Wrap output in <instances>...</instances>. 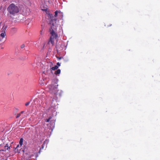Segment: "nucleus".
Masks as SVG:
<instances>
[{"label": "nucleus", "instance_id": "6", "mask_svg": "<svg viewBox=\"0 0 160 160\" xmlns=\"http://www.w3.org/2000/svg\"><path fill=\"white\" fill-rule=\"evenodd\" d=\"M23 139L22 138H21L20 139L19 142V144L17 145L16 148H18L19 147V146L20 145V147H21L22 146V145L23 144Z\"/></svg>", "mask_w": 160, "mask_h": 160}, {"label": "nucleus", "instance_id": "22", "mask_svg": "<svg viewBox=\"0 0 160 160\" xmlns=\"http://www.w3.org/2000/svg\"><path fill=\"white\" fill-rule=\"evenodd\" d=\"M40 34L41 35H42L43 33V30H41V31L40 32Z\"/></svg>", "mask_w": 160, "mask_h": 160}, {"label": "nucleus", "instance_id": "17", "mask_svg": "<svg viewBox=\"0 0 160 160\" xmlns=\"http://www.w3.org/2000/svg\"><path fill=\"white\" fill-rule=\"evenodd\" d=\"M25 47V45L24 44H23L21 46V48L22 49V48H24Z\"/></svg>", "mask_w": 160, "mask_h": 160}, {"label": "nucleus", "instance_id": "5", "mask_svg": "<svg viewBox=\"0 0 160 160\" xmlns=\"http://www.w3.org/2000/svg\"><path fill=\"white\" fill-rule=\"evenodd\" d=\"M3 150H0V160H4L5 153H3Z\"/></svg>", "mask_w": 160, "mask_h": 160}, {"label": "nucleus", "instance_id": "20", "mask_svg": "<svg viewBox=\"0 0 160 160\" xmlns=\"http://www.w3.org/2000/svg\"><path fill=\"white\" fill-rule=\"evenodd\" d=\"M57 65L58 66V67L60 66V64L59 63V62H58L57 63Z\"/></svg>", "mask_w": 160, "mask_h": 160}, {"label": "nucleus", "instance_id": "9", "mask_svg": "<svg viewBox=\"0 0 160 160\" xmlns=\"http://www.w3.org/2000/svg\"><path fill=\"white\" fill-rule=\"evenodd\" d=\"M6 36L5 32H2L0 35V37H2L4 39Z\"/></svg>", "mask_w": 160, "mask_h": 160}, {"label": "nucleus", "instance_id": "8", "mask_svg": "<svg viewBox=\"0 0 160 160\" xmlns=\"http://www.w3.org/2000/svg\"><path fill=\"white\" fill-rule=\"evenodd\" d=\"M5 41V40H4L3 38L0 37V45H1L2 43H3Z\"/></svg>", "mask_w": 160, "mask_h": 160}, {"label": "nucleus", "instance_id": "23", "mask_svg": "<svg viewBox=\"0 0 160 160\" xmlns=\"http://www.w3.org/2000/svg\"><path fill=\"white\" fill-rule=\"evenodd\" d=\"M23 112H24L23 111H22V112H21V113H23Z\"/></svg>", "mask_w": 160, "mask_h": 160}, {"label": "nucleus", "instance_id": "2", "mask_svg": "<svg viewBox=\"0 0 160 160\" xmlns=\"http://www.w3.org/2000/svg\"><path fill=\"white\" fill-rule=\"evenodd\" d=\"M20 8L16 4L12 3L10 4L7 8L8 16L12 19L19 12Z\"/></svg>", "mask_w": 160, "mask_h": 160}, {"label": "nucleus", "instance_id": "3", "mask_svg": "<svg viewBox=\"0 0 160 160\" xmlns=\"http://www.w3.org/2000/svg\"><path fill=\"white\" fill-rule=\"evenodd\" d=\"M58 80L57 79L53 80L51 84L49 85L47 88L49 90V91L52 94H57L58 91Z\"/></svg>", "mask_w": 160, "mask_h": 160}, {"label": "nucleus", "instance_id": "13", "mask_svg": "<svg viewBox=\"0 0 160 160\" xmlns=\"http://www.w3.org/2000/svg\"><path fill=\"white\" fill-rule=\"evenodd\" d=\"M59 12H60V11H59L57 10L55 11V17H56L57 16L58 13Z\"/></svg>", "mask_w": 160, "mask_h": 160}, {"label": "nucleus", "instance_id": "4", "mask_svg": "<svg viewBox=\"0 0 160 160\" xmlns=\"http://www.w3.org/2000/svg\"><path fill=\"white\" fill-rule=\"evenodd\" d=\"M11 146V144H8V143H6L4 146V148L1 150H3V151H5L7 150L9 151L10 149Z\"/></svg>", "mask_w": 160, "mask_h": 160}, {"label": "nucleus", "instance_id": "15", "mask_svg": "<svg viewBox=\"0 0 160 160\" xmlns=\"http://www.w3.org/2000/svg\"><path fill=\"white\" fill-rule=\"evenodd\" d=\"M30 103V102H28L25 103V105L26 106H28Z\"/></svg>", "mask_w": 160, "mask_h": 160}, {"label": "nucleus", "instance_id": "12", "mask_svg": "<svg viewBox=\"0 0 160 160\" xmlns=\"http://www.w3.org/2000/svg\"><path fill=\"white\" fill-rule=\"evenodd\" d=\"M58 66L57 65H55L54 67H52L51 68V69L52 70H55L58 69Z\"/></svg>", "mask_w": 160, "mask_h": 160}, {"label": "nucleus", "instance_id": "1", "mask_svg": "<svg viewBox=\"0 0 160 160\" xmlns=\"http://www.w3.org/2000/svg\"><path fill=\"white\" fill-rule=\"evenodd\" d=\"M56 19L54 20H51L50 22V24L51 25V28L50 29V34L51 35L50 38L49 42H50L52 45L54 44V40H56L57 41V38L58 37V35L55 31L57 29L58 25L56 23Z\"/></svg>", "mask_w": 160, "mask_h": 160}, {"label": "nucleus", "instance_id": "21", "mask_svg": "<svg viewBox=\"0 0 160 160\" xmlns=\"http://www.w3.org/2000/svg\"><path fill=\"white\" fill-rule=\"evenodd\" d=\"M58 46H57V48H58V49H60V50H62L63 49V48H58Z\"/></svg>", "mask_w": 160, "mask_h": 160}, {"label": "nucleus", "instance_id": "19", "mask_svg": "<svg viewBox=\"0 0 160 160\" xmlns=\"http://www.w3.org/2000/svg\"><path fill=\"white\" fill-rule=\"evenodd\" d=\"M57 58L58 59V60H60V59H61L62 58H63L62 57H57Z\"/></svg>", "mask_w": 160, "mask_h": 160}, {"label": "nucleus", "instance_id": "11", "mask_svg": "<svg viewBox=\"0 0 160 160\" xmlns=\"http://www.w3.org/2000/svg\"><path fill=\"white\" fill-rule=\"evenodd\" d=\"M61 72V70L60 69H58L57 71H55L54 74L56 75L59 74Z\"/></svg>", "mask_w": 160, "mask_h": 160}, {"label": "nucleus", "instance_id": "16", "mask_svg": "<svg viewBox=\"0 0 160 160\" xmlns=\"http://www.w3.org/2000/svg\"><path fill=\"white\" fill-rule=\"evenodd\" d=\"M44 145H45V144H44V143H43V144L42 145V148H40V150H39V152H40V150H41V149H43V148H44Z\"/></svg>", "mask_w": 160, "mask_h": 160}, {"label": "nucleus", "instance_id": "18", "mask_svg": "<svg viewBox=\"0 0 160 160\" xmlns=\"http://www.w3.org/2000/svg\"><path fill=\"white\" fill-rule=\"evenodd\" d=\"M20 115H21V113L18 114L16 116V118H18L20 116Z\"/></svg>", "mask_w": 160, "mask_h": 160}, {"label": "nucleus", "instance_id": "7", "mask_svg": "<svg viewBox=\"0 0 160 160\" xmlns=\"http://www.w3.org/2000/svg\"><path fill=\"white\" fill-rule=\"evenodd\" d=\"M17 31V29L15 28H13L11 29V32L12 33L14 34L16 33Z\"/></svg>", "mask_w": 160, "mask_h": 160}, {"label": "nucleus", "instance_id": "10", "mask_svg": "<svg viewBox=\"0 0 160 160\" xmlns=\"http://www.w3.org/2000/svg\"><path fill=\"white\" fill-rule=\"evenodd\" d=\"M5 139H2L0 140V146L2 145L3 144H4L5 143Z\"/></svg>", "mask_w": 160, "mask_h": 160}, {"label": "nucleus", "instance_id": "14", "mask_svg": "<svg viewBox=\"0 0 160 160\" xmlns=\"http://www.w3.org/2000/svg\"><path fill=\"white\" fill-rule=\"evenodd\" d=\"M52 118V117H50L49 118L46 120V121L47 122H48L50 121V120Z\"/></svg>", "mask_w": 160, "mask_h": 160}]
</instances>
